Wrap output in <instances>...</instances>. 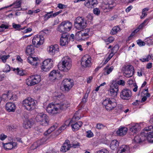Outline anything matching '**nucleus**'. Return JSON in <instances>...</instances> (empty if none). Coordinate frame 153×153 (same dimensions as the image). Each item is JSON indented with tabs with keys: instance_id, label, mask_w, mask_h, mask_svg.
<instances>
[{
	"instance_id": "338daca9",
	"label": "nucleus",
	"mask_w": 153,
	"mask_h": 153,
	"mask_svg": "<svg viewBox=\"0 0 153 153\" xmlns=\"http://www.w3.org/2000/svg\"><path fill=\"white\" fill-rule=\"evenodd\" d=\"M87 17L90 21L93 20V17L92 14H89L87 16Z\"/></svg>"
},
{
	"instance_id": "9d476101",
	"label": "nucleus",
	"mask_w": 153,
	"mask_h": 153,
	"mask_svg": "<svg viewBox=\"0 0 153 153\" xmlns=\"http://www.w3.org/2000/svg\"><path fill=\"white\" fill-rule=\"evenodd\" d=\"M62 85L63 86L64 90L68 92L71 89L74 85L73 80L65 79L63 81Z\"/></svg>"
},
{
	"instance_id": "b1692460",
	"label": "nucleus",
	"mask_w": 153,
	"mask_h": 153,
	"mask_svg": "<svg viewBox=\"0 0 153 153\" xmlns=\"http://www.w3.org/2000/svg\"><path fill=\"white\" fill-rule=\"evenodd\" d=\"M129 147L125 145H123L118 151L117 153H129Z\"/></svg>"
},
{
	"instance_id": "3c124183",
	"label": "nucleus",
	"mask_w": 153,
	"mask_h": 153,
	"mask_svg": "<svg viewBox=\"0 0 153 153\" xmlns=\"http://www.w3.org/2000/svg\"><path fill=\"white\" fill-rule=\"evenodd\" d=\"M114 40V38L112 37H110L105 40V42L107 44L112 42Z\"/></svg>"
},
{
	"instance_id": "a19ab883",
	"label": "nucleus",
	"mask_w": 153,
	"mask_h": 153,
	"mask_svg": "<svg viewBox=\"0 0 153 153\" xmlns=\"http://www.w3.org/2000/svg\"><path fill=\"white\" fill-rule=\"evenodd\" d=\"M34 81L36 84L38 83L41 81V77L38 75H33L32 76Z\"/></svg>"
},
{
	"instance_id": "72a5a7b5",
	"label": "nucleus",
	"mask_w": 153,
	"mask_h": 153,
	"mask_svg": "<svg viewBox=\"0 0 153 153\" xmlns=\"http://www.w3.org/2000/svg\"><path fill=\"white\" fill-rule=\"evenodd\" d=\"M21 1H16L13 4L10 5L6 6V8H8L10 7H11L12 6H13L14 8H17L21 7Z\"/></svg>"
},
{
	"instance_id": "49530a36",
	"label": "nucleus",
	"mask_w": 153,
	"mask_h": 153,
	"mask_svg": "<svg viewBox=\"0 0 153 153\" xmlns=\"http://www.w3.org/2000/svg\"><path fill=\"white\" fill-rule=\"evenodd\" d=\"M71 147L75 148L79 146V143L78 142H73L71 144H70Z\"/></svg>"
},
{
	"instance_id": "4c0bfd02",
	"label": "nucleus",
	"mask_w": 153,
	"mask_h": 153,
	"mask_svg": "<svg viewBox=\"0 0 153 153\" xmlns=\"http://www.w3.org/2000/svg\"><path fill=\"white\" fill-rule=\"evenodd\" d=\"M90 31L89 29H87L85 30V32L86 33L83 32V34L82 35V40H85L89 38V35L88 33Z\"/></svg>"
},
{
	"instance_id": "5fc2aeb1",
	"label": "nucleus",
	"mask_w": 153,
	"mask_h": 153,
	"mask_svg": "<svg viewBox=\"0 0 153 153\" xmlns=\"http://www.w3.org/2000/svg\"><path fill=\"white\" fill-rule=\"evenodd\" d=\"M10 71V68L9 65H6L5 66V68L3 70V71L4 72L7 73Z\"/></svg>"
},
{
	"instance_id": "13d9d810",
	"label": "nucleus",
	"mask_w": 153,
	"mask_h": 153,
	"mask_svg": "<svg viewBox=\"0 0 153 153\" xmlns=\"http://www.w3.org/2000/svg\"><path fill=\"white\" fill-rule=\"evenodd\" d=\"M97 153H109V151L105 149H103L98 151Z\"/></svg>"
},
{
	"instance_id": "4468645a",
	"label": "nucleus",
	"mask_w": 153,
	"mask_h": 153,
	"mask_svg": "<svg viewBox=\"0 0 153 153\" xmlns=\"http://www.w3.org/2000/svg\"><path fill=\"white\" fill-rule=\"evenodd\" d=\"M109 91V94L110 96L114 97H116L118 91V85L117 83L114 84L113 87L111 88Z\"/></svg>"
},
{
	"instance_id": "603ef678",
	"label": "nucleus",
	"mask_w": 153,
	"mask_h": 153,
	"mask_svg": "<svg viewBox=\"0 0 153 153\" xmlns=\"http://www.w3.org/2000/svg\"><path fill=\"white\" fill-rule=\"evenodd\" d=\"M94 134L91 131H88L86 132V137L88 138H90L93 136Z\"/></svg>"
},
{
	"instance_id": "20e7f679",
	"label": "nucleus",
	"mask_w": 153,
	"mask_h": 153,
	"mask_svg": "<svg viewBox=\"0 0 153 153\" xmlns=\"http://www.w3.org/2000/svg\"><path fill=\"white\" fill-rule=\"evenodd\" d=\"M87 25L86 20L82 17H78L74 21L75 27L78 30H81L84 29Z\"/></svg>"
},
{
	"instance_id": "393cba45",
	"label": "nucleus",
	"mask_w": 153,
	"mask_h": 153,
	"mask_svg": "<svg viewBox=\"0 0 153 153\" xmlns=\"http://www.w3.org/2000/svg\"><path fill=\"white\" fill-rule=\"evenodd\" d=\"M33 125V123L28 119H26L24 120L23 127L26 129L30 128Z\"/></svg>"
},
{
	"instance_id": "37998d69",
	"label": "nucleus",
	"mask_w": 153,
	"mask_h": 153,
	"mask_svg": "<svg viewBox=\"0 0 153 153\" xmlns=\"http://www.w3.org/2000/svg\"><path fill=\"white\" fill-rule=\"evenodd\" d=\"M14 71H15V72H16L17 74L20 76H23L25 74L22 70H19V68L16 69L14 68L13 70Z\"/></svg>"
},
{
	"instance_id": "c756f323",
	"label": "nucleus",
	"mask_w": 153,
	"mask_h": 153,
	"mask_svg": "<svg viewBox=\"0 0 153 153\" xmlns=\"http://www.w3.org/2000/svg\"><path fill=\"white\" fill-rule=\"evenodd\" d=\"M119 146V142L117 140H114L111 141L110 147L113 150H115Z\"/></svg>"
},
{
	"instance_id": "2eb2a0df",
	"label": "nucleus",
	"mask_w": 153,
	"mask_h": 153,
	"mask_svg": "<svg viewBox=\"0 0 153 153\" xmlns=\"http://www.w3.org/2000/svg\"><path fill=\"white\" fill-rule=\"evenodd\" d=\"M16 108L15 104L11 102H8L5 105V109L8 112H14Z\"/></svg>"
},
{
	"instance_id": "ea45409f",
	"label": "nucleus",
	"mask_w": 153,
	"mask_h": 153,
	"mask_svg": "<svg viewBox=\"0 0 153 153\" xmlns=\"http://www.w3.org/2000/svg\"><path fill=\"white\" fill-rule=\"evenodd\" d=\"M58 30L60 33H67L63 25V23H61L60 25L58 27Z\"/></svg>"
},
{
	"instance_id": "f03ea898",
	"label": "nucleus",
	"mask_w": 153,
	"mask_h": 153,
	"mask_svg": "<svg viewBox=\"0 0 153 153\" xmlns=\"http://www.w3.org/2000/svg\"><path fill=\"white\" fill-rule=\"evenodd\" d=\"M62 63L58 65V68L60 71L68 72L71 69L72 66V62L71 59L68 56L64 57L62 59Z\"/></svg>"
},
{
	"instance_id": "f3484780",
	"label": "nucleus",
	"mask_w": 153,
	"mask_h": 153,
	"mask_svg": "<svg viewBox=\"0 0 153 153\" xmlns=\"http://www.w3.org/2000/svg\"><path fill=\"white\" fill-rule=\"evenodd\" d=\"M47 50L50 54L53 55L55 53L59 51V46L57 45H51L47 48Z\"/></svg>"
},
{
	"instance_id": "473e14b6",
	"label": "nucleus",
	"mask_w": 153,
	"mask_h": 153,
	"mask_svg": "<svg viewBox=\"0 0 153 153\" xmlns=\"http://www.w3.org/2000/svg\"><path fill=\"white\" fill-rule=\"evenodd\" d=\"M114 67L113 66L109 67L108 66H106L104 68V74L105 75L109 74L113 70Z\"/></svg>"
},
{
	"instance_id": "774afa93",
	"label": "nucleus",
	"mask_w": 153,
	"mask_h": 153,
	"mask_svg": "<svg viewBox=\"0 0 153 153\" xmlns=\"http://www.w3.org/2000/svg\"><path fill=\"white\" fill-rule=\"evenodd\" d=\"M7 137V136L3 134L0 135V139L2 140H4Z\"/></svg>"
},
{
	"instance_id": "79ce46f5",
	"label": "nucleus",
	"mask_w": 153,
	"mask_h": 153,
	"mask_svg": "<svg viewBox=\"0 0 153 153\" xmlns=\"http://www.w3.org/2000/svg\"><path fill=\"white\" fill-rule=\"evenodd\" d=\"M120 30V28L118 26L114 27L111 31V34L112 35L116 34Z\"/></svg>"
},
{
	"instance_id": "c03bdc74",
	"label": "nucleus",
	"mask_w": 153,
	"mask_h": 153,
	"mask_svg": "<svg viewBox=\"0 0 153 153\" xmlns=\"http://www.w3.org/2000/svg\"><path fill=\"white\" fill-rule=\"evenodd\" d=\"M96 127L98 130H100L103 129L105 127H106V126L101 123H98L96 124Z\"/></svg>"
},
{
	"instance_id": "680f3d73",
	"label": "nucleus",
	"mask_w": 153,
	"mask_h": 153,
	"mask_svg": "<svg viewBox=\"0 0 153 153\" xmlns=\"http://www.w3.org/2000/svg\"><path fill=\"white\" fill-rule=\"evenodd\" d=\"M13 27L16 29H19L21 27V25L19 24H16L15 23H13L12 25Z\"/></svg>"
},
{
	"instance_id": "39448f33",
	"label": "nucleus",
	"mask_w": 153,
	"mask_h": 153,
	"mask_svg": "<svg viewBox=\"0 0 153 153\" xmlns=\"http://www.w3.org/2000/svg\"><path fill=\"white\" fill-rule=\"evenodd\" d=\"M22 104L29 111L34 109L36 105L35 100L30 97H28L23 100Z\"/></svg>"
},
{
	"instance_id": "1a4fd4ad",
	"label": "nucleus",
	"mask_w": 153,
	"mask_h": 153,
	"mask_svg": "<svg viewBox=\"0 0 153 153\" xmlns=\"http://www.w3.org/2000/svg\"><path fill=\"white\" fill-rule=\"evenodd\" d=\"M91 56L88 54L84 56L82 58L81 65L84 67H89L91 66Z\"/></svg>"
},
{
	"instance_id": "0eeeda50",
	"label": "nucleus",
	"mask_w": 153,
	"mask_h": 153,
	"mask_svg": "<svg viewBox=\"0 0 153 153\" xmlns=\"http://www.w3.org/2000/svg\"><path fill=\"white\" fill-rule=\"evenodd\" d=\"M41 66V69L44 71H47L53 67V61L51 59H47L44 60Z\"/></svg>"
},
{
	"instance_id": "f8f14e48",
	"label": "nucleus",
	"mask_w": 153,
	"mask_h": 153,
	"mask_svg": "<svg viewBox=\"0 0 153 153\" xmlns=\"http://www.w3.org/2000/svg\"><path fill=\"white\" fill-rule=\"evenodd\" d=\"M134 67L131 65H128L126 66L124 74V76L127 77L131 76L134 73Z\"/></svg>"
},
{
	"instance_id": "6e6d98bb",
	"label": "nucleus",
	"mask_w": 153,
	"mask_h": 153,
	"mask_svg": "<svg viewBox=\"0 0 153 153\" xmlns=\"http://www.w3.org/2000/svg\"><path fill=\"white\" fill-rule=\"evenodd\" d=\"M89 93V91L88 93H87V92L85 94L84 97L82 98V102L83 103H85L86 102V99L88 97Z\"/></svg>"
},
{
	"instance_id": "c85d7f7f",
	"label": "nucleus",
	"mask_w": 153,
	"mask_h": 153,
	"mask_svg": "<svg viewBox=\"0 0 153 153\" xmlns=\"http://www.w3.org/2000/svg\"><path fill=\"white\" fill-rule=\"evenodd\" d=\"M37 60L38 59L36 58H33L30 56H29L27 58L28 62L34 65H36L37 64Z\"/></svg>"
},
{
	"instance_id": "7ed1b4c3",
	"label": "nucleus",
	"mask_w": 153,
	"mask_h": 153,
	"mask_svg": "<svg viewBox=\"0 0 153 153\" xmlns=\"http://www.w3.org/2000/svg\"><path fill=\"white\" fill-rule=\"evenodd\" d=\"M103 107L108 111L113 110L117 105L116 100L114 98H107L104 100L102 103Z\"/></svg>"
},
{
	"instance_id": "cd10ccee",
	"label": "nucleus",
	"mask_w": 153,
	"mask_h": 153,
	"mask_svg": "<svg viewBox=\"0 0 153 153\" xmlns=\"http://www.w3.org/2000/svg\"><path fill=\"white\" fill-rule=\"evenodd\" d=\"M63 23L64 28L67 31H69L70 30L72 27V24L69 22H62Z\"/></svg>"
},
{
	"instance_id": "aec40b11",
	"label": "nucleus",
	"mask_w": 153,
	"mask_h": 153,
	"mask_svg": "<svg viewBox=\"0 0 153 153\" xmlns=\"http://www.w3.org/2000/svg\"><path fill=\"white\" fill-rule=\"evenodd\" d=\"M3 146L6 150H10L17 146V143L15 142H10L5 143H3Z\"/></svg>"
},
{
	"instance_id": "4be33fe9",
	"label": "nucleus",
	"mask_w": 153,
	"mask_h": 153,
	"mask_svg": "<svg viewBox=\"0 0 153 153\" xmlns=\"http://www.w3.org/2000/svg\"><path fill=\"white\" fill-rule=\"evenodd\" d=\"M75 122H74L71 124V126L72 129L74 131H76L78 130L81 126L82 123L81 121H78L74 123Z\"/></svg>"
},
{
	"instance_id": "8fccbe9b",
	"label": "nucleus",
	"mask_w": 153,
	"mask_h": 153,
	"mask_svg": "<svg viewBox=\"0 0 153 153\" xmlns=\"http://www.w3.org/2000/svg\"><path fill=\"white\" fill-rule=\"evenodd\" d=\"M146 92V93L144 94V95L146 97H149L150 96V94L149 93H148V89H145L141 93V95H143V92Z\"/></svg>"
},
{
	"instance_id": "2f4dec72",
	"label": "nucleus",
	"mask_w": 153,
	"mask_h": 153,
	"mask_svg": "<svg viewBox=\"0 0 153 153\" xmlns=\"http://www.w3.org/2000/svg\"><path fill=\"white\" fill-rule=\"evenodd\" d=\"M140 128V127L139 126V124L137 123L134 126H133L131 128H130L129 130L132 133H135L139 130Z\"/></svg>"
},
{
	"instance_id": "a878e982",
	"label": "nucleus",
	"mask_w": 153,
	"mask_h": 153,
	"mask_svg": "<svg viewBox=\"0 0 153 153\" xmlns=\"http://www.w3.org/2000/svg\"><path fill=\"white\" fill-rule=\"evenodd\" d=\"M146 140V137L145 136L137 135L136 136L133 140V142L136 143H140L143 141H144Z\"/></svg>"
},
{
	"instance_id": "c9c22d12",
	"label": "nucleus",
	"mask_w": 153,
	"mask_h": 153,
	"mask_svg": "<svg viewBox=\"0 0 153 153\" xmlns=\"http://www.w3.org/2000/svg\"><path fill=\"white\" fill-rule=\"evenodd\" d=\"M57 125H54L53 126H51L50 128L45 132L44 134L47 136L48 134H50L52 132L54 131L57 128Z\"/></svg>"
},
{
	"instance_id": "423d86ee",
	"label": "nucleus",
	"mask_w": 153,
	"mask_h": 153,
	"mask_svg": "<svg viewBox=\"0 0 153 153\" xmlns=\"http://www.w3.org/2000/svg\"><path fill=\"white\" fill-rule=\"evenodd\" d=\"M36 120L37 121L39 122L40 124L44 126L48 125L49 122L48 117L43 113L38 114L36 116Z\"/></svg>"
},
{
	"instance_id": "6e6552de",
	"label": "nucleus",
	"mask_w": 153,
	"mask_h": 153,
	"mask_svg": "<svg viewBox=\"0 0 153 153\" xmlns=\"http://www.w3.org/2000/svg\"><path fill=\"white\" fill-rule=\"evenodd\" d=\"M44 39L42 36L36 35L32 39V43L35 47L38 48L43 43Z\"/></svg>"
},
{
	"instance_id": "dca6fc26",
	"label": "nucleus",
	"mask_w": 153,
	"mask_h": 153,
	"mask_svg": "<svg viewBox=\"0 0 153 153\" xmlns=\"http://www.w3.org/2000/svg\"><path fill=\"white\" fill-rule=\"evenodd\" d=\"M71 147L69 141L68 140H65V142L62 146L60 151L63 152H65L69 150Z\"/></svg>"
},
{
	"instance_id": "f257e3e1",
	"label": "nucleus",
	"mask_w": 153,
	"mask_h": 153,
	"mask_svg": "<svg viewBox=\"0 0 153 153\" xmlns=\"http://www.w3.org/2000/svg\"><path fill=\"white\" fill-rule=\"evenodd\" d=\"M68 106L66 101L59 103H51L48 105L46 110L49 114H56L62 110L66 109Z\"/></svg>"
},
{
	"instance_id": "f704fd0d",
	"label": "nucleus",
	"mask_w": 153,
	"mask_h": 153,
	"mask_svg": "<svg viewBox=\"0 0 153 153\" xmlns=\"http://www.w3.org/2000/svg\"><path fill=\"white\" fill-rule=\"evenodd\" d=\"M57 71L56 70H53L51 71L49 74V77L50 79L52 80L56 79V76L58 75V74L56 73Z\"/></svg>"
},
{
	"instance_id": "864d4df0",
	"label": "nucleus",
	"mask_w": 153,
	"mask_h": 153,
	"mask_svg": "<svg viewBox=\"0 0 153 153\" xmlns=\"http://www.w3.org/2000/svg\"><path fill=\"white\" fill-rule=\"evenodd\" d=\"M9 26L7 25H6L4 24H2L0 26V31H4V29H7L8 28Z\"/></svg>"
},
{
	"instance_id": "09e8293b",
	"label": "nucleus",
	"mask_w": 153,
	"mask_h": 153,
	"mask_svg": "<svg viewBox=\"0 0 153 153\" xmlns=\"http://www.w3.org/2000/svg\"><path fill=\"white\" fill-rule=\"evenodd\" d=\"M93 13L94 14L98 16L100 14V10L99 9L97 8H95L93 10Z\"/></svg>"
},
{
	"instance_id": "a211bd4d",
	"label": "nucleus",
	"mask_w": 153,
	"mask_h": 153,
	"mask_svg": "<svg viewBox=\"0 0 153 153\" xmlns=\"http://www.w3.org/2000/svg\"><path fill=\"white\" fill-rule=\"evenodd\" d=\"M153 132V126H150L148 127H146L141 133V135L145 136L146 137L149 134L152 133Z\"/></svg>"
},
{
	"instance_id": "58836bf2",
	"label": "nucleus",
	"mask_w": 153,
	"mask_h": 153,
	"mask_svg": "<svg viewBox=\"0 0 153 153\" xmlns=\"http://www.w3.org/2000/svg\"><path fill=\"white\" fill-rule=\"evenodd\" d=\"M47 13L43 16L44 21H47L50 18H52V14L53 11H51L49 12H47Z\"/></svg>"
},
{
	"instance_id": "bb28decb",
	"label": "nucleus",
	"mask_w": 153,
	"mask_h": 153,
	"mask_svg": "<svg viewBox=\"0 0 153 153\" xmlns=\"http://www.w3.org/2000/svg\"><path fill=\"white\" fill-rule=\"evenodd\" d=\"M34 52V48L32 45L28 46L26 50V53L27 55H30L33 53Z\"/></svg>"
},
{
	"instance_id": "e2e57ef3",
	"label": "nucleus",
	"mask_w": 153,
	"mask_h": 153,
	"mask_svg": "<svg viewBox=\"0 0 153 153\" xmlns=\"http://www.w3.org/2000/svg\"><path fill=\"white\" fill-rule=\"evenodd\" d=\"M119 85H124L125 84V82L123 80H120L119 81H117V84Z\"/></svg>"
},
{
	"instance_id": "bf43d9fd",
	"label": "nucleus",
	"mask_w": 153,
	"mask_h": 153,
	"mask_svg": "<svg viewBox=\"0 0 153 153\" xmlns=\"http://www.w3.org/2000/svg\"><path fill=\"white\" fill-rule=\"evenodd\" d=\"M137 44L140 46H144L145 45V43L144 42L142 41L140 39L138 40L137 41Z\"/></svg>"
},
{
	"instance_id": "7c9ffc66",
	"label": "nucleus",
	"mask_w": 153,
	"mask_h": 153,
	"mask_svg": "<svg viewBox=\"0 0 153 153\" xmlns=\"http://www.w3.org/2000/svg\"><path fill=\"white\" fill-rule=\"evenodd\" d=\"M27 84L29 86H32L36 84V82H35L32 76H30L26 80Z\"/></svg>"
},
{
	"instance_id": "ddd939ff",
	"label": "nucleus",
	"mask_w": 153,
	"mask_h": 153,
	"mask_svg": "<svg viewBox=\"0 0 153 153\" xmlns=\"http://www.w3.org/2000/svg\"><path fill=\"white\" fill-rule=\"evenodd\" d=\"M69 35L68 33H62L60 40V45L62 46L67 45L68 42Z\"/></svg>"
},
{
	"instance_id": "69168bd1",
	"label": "nucleus",
	"mask_w": 153,
	"mask_h": 153,
	"mask_svg": "<svg viewBox=\"0 0 153 153\" xmlns=\"http://www.w3.org/2000/svg\"><path fill=\"white\" fill-rule=\"evenodd\" d=\"M62 12V10H60L58 12H56L55 13H54L53 14V13L52 14V17H55L56 16L59 15V13H61Z\"/></svg>"
},
{
	"instance_id": "412c9836",
	"label": "nucleus",
	"mask_w": 153,
	"mask_h": 153,
	"mask_svg": "<svg viewBox=\"0 0 153 153\" xmlns=\"http://www.w3.org/2000/svg\"><path fill=\"white\" fill-rule=\"evenodd\" d=\"M13 95L11 93L9 92L6 94H3L1 97L2 100L4 101H7L9 100H13Z\"/></svg>"
},
{
	"instance_id": "9b49d317",
	"label": "nucleus",
	"mask_w": 153,
	"mask_h": 153,
	"mask_svg": "<svg viewBox=\"0 0 153 153\" xmlns=\"http://www.w3.org/2000/svg\"><path fill=\"white\" fill-rule=\"evenodd\" d=\"M131 92L130 90L126 88L123 90L120 93V97L123 100H128L131 96Z\"/></svg>"
},
{
	"instance_id": "5701e85b",
	"label": "nucleus",
	"mask_w": 153,
	"mask_h": 153,
	"mask_svg": "<svg viewBox=\"0 0 153 153\" xmlns=\"http://www.w3.org/2000/svg\"><path fill=\"white\" fill-rule=\"evenodd\" d=\"M127 131V129L125 127H121L116 132L117 135L120 136H123L125 135Z\"/></svg>"
},
{
	"instance_id": "de8ad7c7",
	"label": "nucleus",
	"mask_w": 153,
	"mask_h": 153,
	"mask_svg": "<svg viewBox=\"0 0 153 153\" xmlns=\"http://www.w3.org/2000/svg\"><path fill=\"white\" fill-rule=\"evenodd\" d=\"M149 138H150V140L149 141L151 142H153V133H152L149 134H148L147 136L146 137V139H147L148 140L149 139Z\"/></svg>"
},
{
	"instance_id": "e433bc0d",
	"label": "nucleus",
	"mask_w": 153,
	"mask_h": 153,
	"mask_svg": "<svg viewBox=\"0 0 153 153\" xmlns=\"http://www.w3.org/2000/svg\"><path fill=\"white\" fill-rule=\"evenodd\" d=\"M83 31L78 32L75 35V39L78 40H81L82 39V35L83 34Z\"/></svg>"
},
{
	"instance_id": "6ab92c4d",
	"label": "nucleus",
	"mask_w": 153,
	"mask_h": 153,
	"mask_svg": "<svg viewBox=\"0 0 153 153\" xmlns=\"http://www.w3.org/2000/svg\"><path fill=\"white\" fill-rule=\"evenodd\" d=\"M97 4V0H88L84 3V5L89 8H93Z\"/></svg>"
},
{
	"instance_id": "052dcab7",
	"label": "nucleus",
	"mask_w": 153,
	"mask_h": 153,
	"mask_svg": "<svg viewBox=\"0 0 153 153\" xmlns=\"http://www.w3.org/2000/svg\"><path fill=\"white\" fill-rule=\"evenodd\" d=\"M134 83H136L132 80L129 79L128 81V84L130 87H133Z\"/></svg>"
},
{
	"instance_id": "4d7b16f0",
	"label": "nucleus",
	"mask_w": 153,
	"mask_h": 153,
	"mask_svg": "<svg viewBox=\"0 0 153 153\" xmlns=\"http://www.w3.org/2000/svg\"><path fill=\"white\" fill-rule=\"evenodd\" d=\"M9 55L5 56L4 55L2 56L1 59L2 61L3 62L5 63L6 62L7 59L9 57Z\"/></svg>"
},
{
	"instance_id": "a18cd8bd",
	"label": "nucleus",
	"mask_w": 153,
	"mask_h": 153,
	"mask_svg": "<svg viewBox=\"0 0 153 153\" xmlns=\"http://www.w3.org/2000/svg\"><path fill=\"white\" fill-rule=\"evenodd\" d=\"M119 48L118 45H116L112 49L111 52L114 54L117 52Z\"/></svg>"
},
{
	"instance_id": "0e129e2a",
	"label": "nucleus",
	"mask_w": 153,
	"mask_h": 153,
	"mask_svg": "<svg viewBox=\"0 0 153 153\" xmlns=\"http://www.w3.org/2000/svg\"><path fill=\"white\" fill-rule=\"evenodd\" d=\"M73 123V122L72 121V120H68L65 121L64 124L66 125L67 127V126H69L70 124H72Z\"/></svg>"
}]
</instances>
